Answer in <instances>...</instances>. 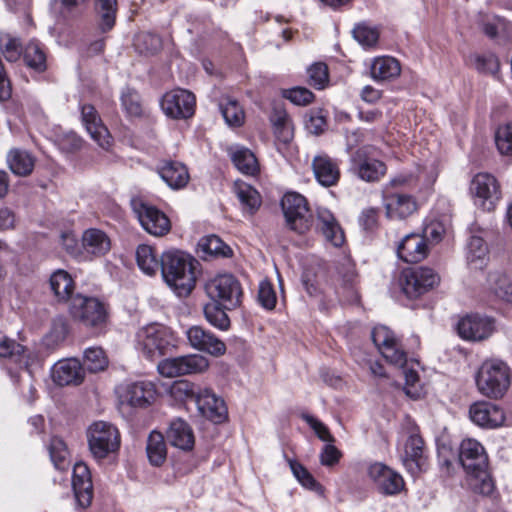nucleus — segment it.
<instances>
[{
	"instance_id": "1",
	"label": "nucleus",
	"mask_w": 512,
	"mask_h": 512,
	"mask_svg": "<svg viewBox=\"0 0 512 512\" xmlns=\"http://www.w3.org/2000/svg\"><path fill=\"white\" fill-rule=\"evenodd\" d=\"M199 262L180 250L162 253L160 270L164 282L179 296H188L196 285V270Z\"/></svg>"
},
{
	"instance_id": "2",
	"label": "nucleus",
	"mask_w": 512,
	"mask_h": 512,
	"mask_svg": "<svg viewBox=\"0 0 512 512\" xmlns=\"http://www.w3.org/2000/svg\"><path fill=\"white\" fill-rule=\"evenodd\" d=\"M459 460L467 473L470 489L484 496L491 495L495 485L487 471L488 457L483 446L474 439L463 440L460 445Z\"/></svg>"
},
{
	"instance_id": "3",
	"label": "nucleus",
	"mask_w": 512,
	"mask_h": 512,
	"mask_svg": "<svg viewBox=\"0 0 512 512\" xmlns=\"http://www.w3.org/2000/svg\"><path fill=\"white\" fill-rule=\"evenodd\" d=\"M172 330L153 323L140 328L136 333V348L150 360L160 358L175 346Z\"/></svg>"
},
{
	"instance_id": "4",
	"label": "nucleus",
	"mask_w": 512,
	"mask_h": 512,
	"mask_svg": "<svg viewBox=\"0 0 512 512\" xmlns=\"http://www.w3.org/2000/svg\"><path fill=\"white\" fill-rule=\"evenodd\" d=\"M476 383L483 395L502 398L510 386V368L500 360L485 361L479 369Z\"/></svg>"
},
{
	"instance_id": "5",
	"label": "nucleus",
	"mask_w": 512,
	"mask_h": 512,
	"mask_svg": "<svg viewBox=\"0 0 512 512\" xmlns=\"http://www.w3.org/2000/svg\"><path fill=\"white\" fill-rule=\"evenodd\" d=\"M89 450L95 459L101 460L120 448V433L115 425L96 421L87 430Z\"/></svg>"
},
{
	"instance_id": "6",
	"label": "nucleus",
	"mask_w": 512,
	"mask_h": 512,
	"mask_svg": "<svg viewBox=\"0 0 512 512\" xmlns=\"http://www.w3.org/2000/svg\"><path fill=\"white\" fill-rule=\"evenodd\" d=\"M281 208L287 227L298 233L305 234L314 226V216L307 200L296 192L286 193L281 200Z\"/></svg>"
},
{
	"instance_id": "7",
	"label": "nucleus",
	"mask_w": 512,
	"mask_h": 512,
	"mask_svg": "<svg viewBox=\"0 0 512 512\" xmlns=\"http://www.w3.org/2000/svg\"><path fill=\"white\" fill-rule=\"evenodd\" d=\"M176 388L195 401L199 412L205 418L214 423H221L226 419L227 408L224 401L209 389L196 388L188 382H180L176 385Z\"/></svg>"
},
{
	"instance_id": "8",
	"label": "nucleus",
	"mask_w": 512,
	"mask_h": 512,
	"mask_svg": "<svg viewBox=\"0 0 512 512\" xmlns=\"http://www.w3.org/2000/svg\"><path fill=\"white\" fill-rule=\"evenodd\" d=\"M440 283L439 275L429 267H411L402 271L399 285L408 299H417Z\"/></svg>"
},
{
	"instance_id": "9",
	"label": "nucleus",
	"mask_w": 512,
	"mask_h": 512,
	"mask_svg": "<svg viewBox=\"0 0 512 512\" xmlns=\"http://www.w3.org/2000/svg\"><path fill=\"white\" fill-rule=\"evenodd\" d=\"M71 317L86 327L100 328L108 320L106 305L95 297L77 294L69 305Z\"/></svg>"
},
{
	"instance_id": "10",
	"label": "nucleus",
	"mask_w": 512,
	"mask_h": 512,
	"mask_svg": "<svg viewBox=\"0 0 512 512\" xmlns=\"http://www.w3.org/2000/svg\"><path fill=\"white\" fill-rule=\"evenodd\" d=\"M205 291L212 301L220 302L227 310L238 307L243 295L238 279L228 273L216 275L208 280Z\"/></svg>"
},
{
	"instance_id": "11",
	"label": "nucleus",
	"mask_w": 512,
	"mask_h": 512,
	"mask_svg": "<svg viewBox=\"0 0 512 512\" xmlns=\"http://www.w3.org/2000/svg\"><path fill=\"white\" fill-rule=\"evenodd\" d=\"M208 367V359L200 354L166 358L161 360L157 365L159 373L167 378L202 373L206 371Z\"/></svg>"
},
{
	"instance_id": "12",
	"label": "nucleus",
	"mask_w": 512,
	"mask_h": 512,
	"mask_svg": "<svg viewBox=\"0 0 512 512\" xmlns=\"http://www.w3.org/2000/svg\"><path fill=\"white\" fill-rule=\"evenodd\" d=\"M470 192L475 203L486 211L493 210L501 198L499 182L492 174L486 172L478 173L472 178Z\"/></svg>"
},
{
	"instance_id": "13",
	"label": "nucleus",
	"mask_w": 512,
	"mask_h": 512,
	"mask_svg": "<svg viewBox=\"0 0 512 512\" xmlns=\"http://www.w3.org/2000/svg\"><path fill=\"white\" fill-rule=\"evenodd\" d=\"M371 339L382 356L391 364L403 367L407 355L398 338L386 326H376L371 331Z\"/></svg>"
},
{
	"instance_id": "14",
	"label": "nucleus",
	"mask_w": 512,
	"mask_h": 512,
	"mask_svg": "<svg viewBox=\"0 0 512 512\" xmlns=\"http://www.w3.org/2000/svg\"><path fill=\"white\" fill-rule=\"evenodd\" d=\"M161 108L172 119L189 118L195 111V96L185 89L172 90L163 96Z\"/></svg>"
},
{
	"instance_id": "15",
	"label": "nucleus",
	"mask_w": 512,
	"mask_h": 512,
	"mask_svg": "<svg viewBox=\"0 0 512 512\" xmlns=\"http://www.w3.org/2000/svg\"><path fill=\"white\" fill-rule=\"evenodd\" d=\"M133 209L142 227L149 234L163 236L170 231V220L156 207L144 202H134Z\"/></svg>"
},
{
	"instance_id": "16",
	"label": "nucleus",
	"mask_w": 512,
	"mask_h": 512,
	"mask_svg": "<svg viewBox=\"0 0 512 512\" xmlns=\"http://www.w3.org/2000/svg\"><path fill=\"white\" fill-rule=\"evenodd\" d=\"M119 401L135 408H144L154 400L155 386L148 381L127 383L117 390Z\"/></svg>"
},
{
	"instance_id": "17",
	"label": "nucleus",
	"mask_w": 512,
	"mask_h": 512,
	"mask_svg": "<svg viewBox=\"0 0 512 512\" xmlns=\"http://www.w3.org/2000/svg\"><path fill=\"white\" fill-rule=\"evenodd\" d=\"M369 478L384 495H396L404 488L402 476L382 463H374L368 469Z\"/></svg>"
},
{
	"instance_id": "18",
	"label": "nucleus",
	"mask_w": 512,
	"mask_h": 512,
	"mask_svg": "<svg viewBox=\"0 0 512 512\" xmlns=\"http://www.w3.org/2000/svg\"><path fill=\"white\" fill-rule=\"evenodd\" d=\"M493 319L471 314L463 317L457 325L458 334L468 341H482L487 339L494 332Z\"/></svg>"
},
{
	"instance_id": "19",
	"label": "nucleus",
	"mask_w": 512,
	"mask_h": 512,
	"mask_svg": "<svg viewBox=\"0 0 512 512\" xmlns=\"http://www.w3.org/2000/svg\"><path fill=\"white\" fill-rule=\"evenodd\" d=\"M352 168L366 182L379 181L386 173V165L368 156L366 148H359L352 156Z\"/></svg>"
},
{
	"instance_id": "20",
	"label": "nucleus",
	"mask_w": 512,
	"mask_h": 512,
	"mask_svg": "<svg viewBox=\"0 0 512 512\" xmlns=\"http://www.w3.org/2000/svg\"><path fill=\"white\" fill-rule=\"evenodd\" d=\"M425 444L418 429L411 431L405 442L403 464L412 475L422 472L426 465Z\"/></svg>"
},
{
	"instance_id": "21",
	"label": "nucleus",
	"mask_w": 512,
	"mask_h": 512,
	"mask_svg": "<svg viewBox=\"0 0 512 512\" xmlns=\"http://www.w3.org/2000/svg\"><path fill=\"white\" fill-rule=\"evenodd\" d=\"M186 336L189 344L196 350L204 351L215 357L222 356L226 352L224 342L201 326H191L186 331Z\"/></svg>"
},
{
	"instance_id": "22",
	"label": "nucleus",
	"mask_w": 512,
	"mask_h": 512,
	"mask_svg": "<svg viewBox=\"0 0 512 512\" xmlns=\"http://www.w3.org/2000/svg\"><path fill=\"white\" fill-rule=\"evenodd\" d=\"M81 118L91 138L103 149H108L111 146L112 137L94 106L90 104L82 105Z\"/></svg>"
},
{
	"instance_id": "23",
	"label": "nucleus",
	"mask_w": 512,
	"mask_h": 512,
	"mask_svg": "<svg viewBox=\"0 0 512 512\" xmlns=\"http://www.w3.org/2000/svg\"><path fill=\"white\" fill-rule=\"evenodd\" d=\"M470 419L481 427L496 428L504 423L503 410L490 402H477L469 409Z\"/></svg>"
},
{
	"instance_id": "24",
	"label": "nucleus",
	"mask_w": 512,
	"mask_h": 512,
	"mask_svg": "<svg viewBox=\"0 0 512 512\" xmlns=\"http://www.w3.org/2000/svg\"><path fill=\"white\" fill-rule=\"evenodd\" d=\"M84 369L76 359L60 360L51 370L53 381L59 386L79 385L84 380Z\"/></svg>"
},
{
	"instance_id": "25",
	"label": "nucleus",
	"mask_w": 512,
	"mask_h": 512,
	"mask_svg": "<svg viewBox=\"0 0 512 512\" xmlns=\"http://www.w3.org/2000/svg\"><path fill=\"white\" fill-rule=\"evenodd\" d=\"M72 487L78 504L84 508L88 507L93 497V484L90 470L83 462L74 465Z\"/></svg>"
},
{
	"instance_id": "26",
	"label": "nucleus",
	"mask_w": 512,
	"mask_h": 512,
	"mask_svg": "<svg viewBox=\"0 0 512 512\" xmlns=\"http://www.w3.org/2000/svg\"><path fill=\"white\" fill-rule=\"evenodd\" d=\"M398 257L407 263H417L428 255V246L423 236L415 233L406 235L397 247Z\"/></svg>"
},
{
	"instance_id": "27",
	"label": "nucleus",
	"mask_w": 512,
	"mask_h": 512,
	"mask_svg": "<svg viewBox=\"0 0 512 512\" xmlns=\"http://www.w3.org/2000/svg\"><path fill=\"white\" fill-rule=\"evenodd\" d=\"M316 230L320 231L332 245L339 247L344 243V232L334 215L326 208L319 207L316 211Z\"/></svg>"
},
{
	"instance_id": "28",
	"label": "nucleus",
	"mask_w": 512,
	"mask_h": 512,
	"mask_svg": "<svg viewBox=\"0 0 512 512\" xmlns=\"http://www.w3.org/2000/svg\"><path fill=\"white\" fill-rule=\"evenodd\" d=\"M312 169L317 182L324 187H331L339 181V166L326 154L316 155L313 158Z\"/></svg>"
},
{
	"instance_id": "29",
	"label": "nucleus",
	"mask_w": 512,
	"mask_h": 512,
	"mask_svg": "<svg viewBox=\"0 0 512 512\" xmlns=\"http://www.w3.org/2000/svg\"><path fill=\"white\" fill-rule=\"evenodd\" d=\"M166 439L172 446L184 451L191 450L195 443L192 428L180 418L170 423L166 431Z\"/></svg>"
},
{
	"instance_id": "30",
	"label": "nucleus",
	"mask_w": 512,
	"mask_h": 512,
	"mask_svg": "<svg viewBox=\"0 0 512 512\" xmlns=\"http://www.w3.org/2000/svg\"><path fill=\"white\" fill-rule=\"evenodd\" d=\"M158 172L162 180L174 190L184 188L190 179L187 167L178 161H166Z\"/></svg>"
},
{
	"instance_id": "31",
	"label": "nucleus",
	"mask_w": 512,
	"mask_h": 512,
	"mask_svg": "<svg viewBox=\"0 0 512 512\" xmlns=\"http://www.w3.org/2000/svg\"><path fill=\"white\" fill-rule=\"evenodd\" d=\"M400 73V63L397 59L390 56L376 57L370 66L371 78L376 82L395 79Z\"/></svg>"
},
{
	"instance_id": "32",
	"label": "nucleus",
	"mask_w": 512,
	"mask_h": 512,
	"mask_svg": "<svg viewBox=\"0 0 512 512\" xmlns=\"http://www.w3.org/2000/svg\"><path fill=\"white\" fill-rule=\"evenodd\" d=\"M117 0H94L97 27L102 33L112 30L116 23Z\"/></svg>"
},
{
	"instance_id": "33",
	"label": "nucleus",
	"mask_w": 512,
	"mask_h": 512,
	"mask_svg": "<svg viewBox=\"0 0 512 512\" xmlns=\"http://www.w3.org/2000/svg\"><path fill=\"white\" fill-rule=\"evenodd\" d=\"M386 212L390 218H406L417 209L415 200L406 194H392L386 198Z\"/></svg>"
},
{
	"instance_id": "34",
	"label": "nucleus",
	"mask_w": 512,
	"mask_h": 512,
	"mask_svg": "<svg viewBox=\"0 0 512 512\" xmlns=\"http://www.w3.org/2000/svg\"><path fill=\"white\" fill-rule=\"evenodd\" d=\"M7 164L12 173L17 176H28L35 166V158L26 150L13 148L7 153Z\"/></svg>"
},
{
	"instance_id": "35",
	"label": "nucleus",
	"mask_w": 512,
	"mask_h": 512,
	"mask_svg": "<svg viewBox=\"0 0 512 512\" xmlns=\"http://www.w3.org/2000/svg\"><path fill=\"white\" fill-rule=\"evenodd\" d=\"M22 53L27 67L37 73L47 70V55L44 46L38 40H30L23 48Z\"/></svg>"
},
{
	"instance_id": "36",
	"label": "nucleus",
	"mask_w": 512,
	"mask_h": 512,
	"mask_svg": "<svg viewBox=\"0 0 512 512\" xmlns=\"http://www.w3.org/2000/svg\"><path fill=\"white\" fill-rule=\"evenodd\" d=\"M82 245L87 253L95 256L106 254L111 246L109 237L96 228L88 229L83 233Z\"/></svg>"
},
{
	"instance_id": "37",
	"label": "nucleus",
	"mask_w": 512,
	"mask_h": 512,
	"mask_svg": "<svg viewBox=\"0 0 512 512\" xmlns=\"http://www.w3.org/2000/svg\"><path fill=\"white\" fill-rule=\"evenodd\" d=\"M219 109L225 122L230 127H240L244 124V109L235 98L223 95L219 99Z\"/></svg>"
},
{
	"instance_id": "38",
	"label": "nucleus",
	"mask_w": 512,
	"mask_h": 512,
	"mask_svg": "<svg viewBox=\"0 0 512 512\" xmlns=\"http://www.w3.org/2000/svg\"><path fill=\"white\" fill-rule=\"evenodd\" d=\"M50 288L54 293V296L60 302H66L71 296L74 290V282L70 274L64 270H57L50 277Z\"/></svg>"
},
{
	"instance_id": "39",
	"label": "nucleus",
	"mask_w": 512,
	"mask_h": 512,
	"mask_svg": "<svg viewBox=\"0 0 512 512\" xmlns=\"http://www.w3.org/2000/svg\"><path fill=\"white\" fill-rule=\"evenodd\" d=\"M149 462L154 466H160L164 463L167 456L166 443L164 436L157 431L150 433L146 447Z\"/></svg>"
},
{
	"instance_id": "40",
	"label": "nucleus",
	"mask_w": 512,
	"mask_h": 512,
	"mask_svg": "<svg viewBox=\"0 0 512 512\" xmlns=\"http://www.w3.org/2000/svg\"><path fill=\"white\" fill-rule=\"evenodd\" d=\"M136 261L138 267L147 275H155L160 269V260L155 250L149 245H139L136 250Z\"/></svg>"
},
{
	"instance_id": "41",
	"label": "nucleus",
	"mask_w": 512,
	"mask_h": 512,
	"mask_svg": "<svg viewBox=\"0 0 512 512\" xmlns=\"http://www.w3.org/2000/svg\"><path fill=\"white\" fill-rule=\"evenodd\" d=\"M231 159L236 168L246 175H255L259 171L257 158L248 148H237Z\"/></svg>"
},
{
	"instance_id": "42",
	"label": "nucleus",
	"mask_w": 512,
	"mask_h": 512,
	"mask_svg": "<svg viewBox=\"0 0 512 512\" xmlns=\"http://www.w3.org/2000/svg\"><path fill=\"white\" fill-rule=\"evenodd\" d=\"M27 349L0 332V357L10 358L16 363L27 365Z\"/></svg>"
},
{
	"instance_id": "43",
	"label": "nucleus",
	"mask_w": 512,
	"mask_h": 512,
	"mask_svg": "<svg viewBox=\"0 0 512 512\" xmlns=\"http://www.w3.org/2000/svg\"><path fill=\"white\" fill-rule=\"evenodd\" d=\"M487 282L489 291L495 297L512 303V283L505 275L498 272L490 273Z\"/></svg>"
},
{
	"instance_id": "44",
	"label": "nucleus",
	"mask_w": 512,
	"mask_h": 512,
	"mask_svg": "<svg viewBox=\"0 0 512 512\" xmlns=\"http://www.w3.org/2000/svg\"><path fill=\"white\" fill-rule=\"evenodd\" d=\"M220 302L212 301L205 304L203 312L206 320L220 330H227L230 327V319Z\"/></svg>"
},
{
	"instance_id": "45",
	"label": "nucleus",
	"mask_w": 512,
	"mask_h": 512,
	"mask_svg": "<svg viewBox=\"0 0 512 512\" xmlns=\"http://www.w3.org/2000/svg\"><path fill=\"white\" fill-rule=\"evenodd\" d=\"M467 261L476 269H481L487 258L488 249L485 241L478 236H472L467 246Z\"/></svg>"
},
{
	"instance_id": "46",
	"label": "nucleus",
	"mask_w": 512,
	"mask_h": 512,
	"mask_svg": "<svg viewBox=\"0 0 512 512\" xmlns=\"http://www.w3.org/2000/svg\"><path fill=\"white\" fill-rule=\"evenodd\" d=\"M199 247L203 253L211 256L228 257L232 254L231 248L216 235L203 237L199 242Z\"/></svg>"
},
{
	"instance_id": "47",
	"label": "nucleus",
	"mask_w": 512,
	"mask_h": 512,
	"mask_svg": "<svg viewBox=\"0 0 512 512\" xmlns=\"http://www.w3.org/2000/svg\"><path fill=\"white\" fill-rule=\"evenodd\" d=\"M0 50L9 62H16L23 52L20 40L9 33H0Z\"/></svg>"
},
{
	"instance_id": "48",
	"label": "nucleus",
	"mask_w": 512,
	"mask_h": 512,
	"mask_svg": "<svg viewBox=\"0 0 512 512\" xmlns=\"http://www.w3.org/2000/svg\"><path fill=\"white\" fill-rule=\"evenodd\" d=\"M352 34L354 39L365 48L375 47L380 35L377 28L370 27L365 23L357 24Z\"/></svg>"
},
{
	"instance_id": "49",
	"label": "nucleus",
	"mask_w": 512,
	"mask_h": 512,
	"mask_svg": "<svg viewBox=\"0 0 512 512\" xmlns=\"http://www.w3.org/2000/svg\"><path fill=\"white\" fill-rule=\"evenodd\" d=\"M134 45L139 53L152 55L161 49L162 43L159 36L150 32H142L136 36Z\"/></svg>"
},
{
	"instance_id": "50",
	"label": "nucleus",
	"mask_w": 512,
	"mask_h": 512,
	"mask_svg": "<svg viewBox=\"0 0 512 512\" xmlns=\"http://www.w3.org/2000/svg\"><path fill=\"white\" fill-rule=\"evenodd\" d=\"M495 143L501 155L512 156V121L498 127Z\"/></svg>"
},
{
	"instance_id": "51",
	"label": "nucleus",
	"mask_w": 512,
	"mask_h": 512,
	"mask_svg": "<svg viewBox=\"0 0 512 512\" xmlns=\"http://www.w3.org/2000/svg\"><path fill=\"white\" fill-rule=\"evenodd\" d=\"M51 461L57 469H65L67 466L68 450L61 438L53 437L49 444Z\"/></svg>"
},
{
	"instance_id": "52",
	"label": "nucleus",
	"mask_w": 512,
	"mask_h": 512,
	"mask_svg": "<svg viewBox=\"0 0 512 512\" xmlns=\"http://www.w3.org/2000/svg\"><path fill=\"white\" fill-rule=\"evenodd\" d=\"M121 104L129 116L138 117L142 114L140 96L134 89L127 87L122 91Z\"/></svg>"
},
{
	"instance_id": "53",
	"label": "nucleus",
	"mask_w": 512,
	"mask_h": 512,
	"mask_svg": "<svg viewBox=\"0 0 512 512\" xmlns=\"http://www.w3.org/2000/svg\"><path fill=\"white\" fill-rule=\"evenodd\" d=\"M236 194L241 204L250 212L256 211L261 205L259 193L249 185L238 186Z\"/></svg>"
},
{
	"instance_id": "54",
	"label": "nucleus",
	"mask_w": 512,
	"mask_h": 512,
	"mask_svg": "<svg viewBox=\"0 0 512 512\" xmlns=\"http://www.w3.org/2000/svg\"><path fill=\"white\" fill-rule=\"evenodd\" d=\"M84 363L89 371L98 372L107 366V358L102 348H88L84 353Z\"/></svg>"
},
{
	"instance_id": "55",
	"label": "nucleus",
	"mask_w": 512,
	"mask_h": 512,
	"mask_svg": "<svg viewBox=\"0 0 512 512\" xmlns=\"http://www.w3.org/2000/svg\"><path fill=\"white\" fill-rule=\"evenodd\" d=\"M259 304L266 310H273L277 303V296L273 284L264 279L260 281L257 296Z\"/></svg>"
},
{
	"instance_id": "56",
	"label": "nucleus",
	"mask_w": 512,
	"mask_h": 512,
	"mask_svg": "<svg viewBox=\"0 0 512 512\" xmlns=\"http://www.w3.org/2000/svg\"><path fill=\"white\" fill-rule=\"evenodd\" d=\"M288 462L293 475L304 487L310 490H317L320 488L319 483L302 464L295 460H288Z\"/></svg>"
},
{
	"instance_id": "57",
	"label": "nucleus",
	"mask_w": 512,
	"mask_h": 512,
	"mask_svg": "<svg viewBox=\"0 0 512 512\" xmlns=\"http://www.w3.org/2000/svg\"><path fill=\"white\" fill-rule=\"evenodd\" d=\"M309 84L323 89L328 82V68L324 63H315L308 69Z\"/></svg>"
},
{
	"instance_id": "58",
	"label": "nucleus",
	"mask_w": 512,
	"mask_h": 512,
	"mask_svg": "<svg viewBox=\"0 0 512 512\" xmlns=\"http://www.w3.org/2000/svg\"><path fill=\"white\" fill-rule=\"evenodd\" d=\"M282 96L296 105H307L313 101V93L304 87L282 90Z\"/></svg>"
},
{
	"instance_id": "59",
	"label": "nucleus",
	"mask_w": 512,
	"mask_h": 512,
	"mask_svg": "<svg viewBox=\"0 0 512 512\" xmlns=\"http://www.w3.org/2000/svg\"><path fill=\"white\" fill-rule=\"evenodd\" d=\"M90 0H51V10L63 17L73 13L77 8L86 5Z\"/></svg>"
},
{
	"instance_id": "60",
	"label": "nucleus",
	"mask_w": 512,
	"mask_h": 512,
	"mask_svg": "<svg viewBox=\"0 0 512 512\" xmlns=\"http://www.w3.org/2000/svg\"><path fill=\"white\" fill-rule=\"evenodd\" d=\"M303 419L309 424V426L314 430L317 437L325 442L332 443L334 442V437L329 432V429L322 422L317 420L311 415H304Z\"/></svg>"
},
{
	"instance_id": "61",
	"label": "nucleus",
	"mask_w": 512,
	"mask_h": 512,
	"mask_svg": "<svg viewBox=\"0 0 512 512\" xmlns=\"http://www.w3.org/2000/svg\"><path fill=\"white\" fill-rule=\"evenodd\" d=\"M342 453L333 444H326L320 453V462L324 466H333L339 462Z\"/></svg>"
},
{
	"instance_id": "62",
	"label": "nucleus",
	"mask_w": 512,
	"mask_h": 512,
	"mask_svg": "<svg viewBox=\"0 0 512 512\" xmlns=\"http://www.w3.org/2000/svg\"><path fill=\"white\" fill-rule=\"evenodd\" d=\"M59 147L65 153H74L81 149L82 140L75 133H67L59 140Z\"/></svg>"
},
{
	"instance_id": "63",
	"label": "nucleus",
	"mask_w": 512,
	"mask_h": 512,
	"mask_svg": "<svg viewBox=\"0 0 512 512\" xmlns=\"http://www.w3.org/2000/svg\"><path fill=\"white\" fill-rule=\"evenodd\" d=\"M359 223L365 231H373L378 225V212L370 208L362 212Z\"/></svg>"
},
{
	"instance_id": "64",
	"label": "nucleus",
	"mask_w": 512,
	"mask_h": 512,
	"mask_svg": "<svg viewBox=\"0 0 512 512\" xmlns=\"http://www.w3.org/2000/svg\"><path fill=\"white\" fill-rule=\"evenodd\" d=\"M326 127V119L320 114L312 113L306 122V128L313 134H320Z\"/></svg>"
}]
</instances>
